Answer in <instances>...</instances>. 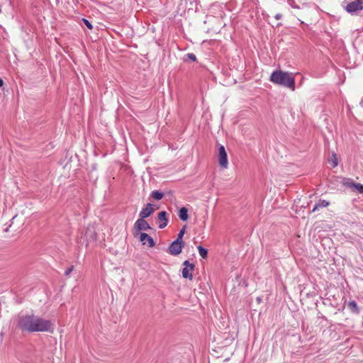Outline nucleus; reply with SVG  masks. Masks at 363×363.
Wrapping results in <instances>:
<instances>
[{
    "instance_id": "nucleus-1",
    "label": "nucleus",
    "mask_w": 363,
    "mask_h": 363,
    "mask_svg": "<svg viewBox=\"0 0 363 363\" xmlns=\"http://www.w3.org/2000/svg\"><path fill=\"white\" fill-rule=\"evenodd\" d=\"M18 326L22 331L28 333L52 332L53 323L34 315H21L18 318Z\"/></svg>"
},
{
    "instance_id": "nucleus-2",
    "label": "nucleus",
    "mask_w": 363,
    "mask_h": 363,
    "mask_svg": "<svg viewBox=\"0 0 363 363\" xmlns=\"http://www.w3.org/2000/svg\"><path fill=\"white\" fill-rule=\"evenodd\" d=\"M269 79L274 84L289 88L293 91L295 89V79L293 73L276 70L272 73Z\"/></svg>"
},
{
    "instance_id": "nucleus-3",
    "label": "nucleus",
    "mask_w": 363,
    "mask_h": 363,
    "mask_svg": "<svg viewBox=\"0 0 363 363\" xmlns=\"http://www.w3.org/2000/svg\"><path fill=\"white\" fill-rule=\"evenodd\" d=\"M96 239L97 233L94 225H89L83 233V235L79 238L78 242L88 246L90 243L95 242Z\"/></svg>"
},
{
    "instance_id": "nucleus-4",
    "label": "nucleus",
    "mask_w": 363,
    "mask_h": 363,
    "mask_svg": "<svg viewBox=\"0 0 363 363\" xmlns=\"http://www.w3.org/2000/svg\"><path fill=\"white\" fill-rule=\"evenodd\" d=\"M152 228L149 225V223L145 220V218H138L133 225V235L134 237H138V234L140 233L142 230H151Z\"/></svg>"
},
{
    "instance_id": "nucleus-5",
    "label": "nucleus",
    "mask_w": 363,
    "mask_h": 363,
    "mask_svg": "<svg viewBox=\"0 0 363 363\" xmlns=\"http://www.w3.org/2000/svg\"><path fill=\"white\" fill-rule=\"evenodd\" d=\"M363 9V0H355L349 3L345 6V10L351 13L355 14L357 11H360Z\"/></svg>"
},
{
    "instance_id": "nucleus-6",
    "label": "nucleus",
    "mask_w": 363,
    "mask_h": 363,
    "mask_svg": "<svg viewBox=\"0 0 363 363\" xmlns=\"http://www.w3.org/2000/svg\"><path fill=\"white\" fill-rule=\"evenodd\" d=\"M184 242L174 240L171 243L168 248V252L174 256H177L182 252V248L184 247Z\"/></svg>"
},
{
    "instance_id": "nucleus-7",
    "label": "nucleus",
    "mask_w": 363,
    "mask_h": 363,
    "mask_svg": "<svg viewBox=\"0 0 363 363\" xmlns=\"http://www.w3.org/2000/svg\"><path fill=\"white\" fill-rule=\"evenodd\" d=\"M184 267L182 269V277L189 280L193 279L192 272L194 269V264L189 262V260H185L183 263Z\"/></svg>"
},
{
    "instance_id": "nucleus-8",
    "label": "nucleus",
    "mask_w": 363,
    "mask_h": 363,
    "mask_svg": "<svg viewBox=\"0 0 363 363\" xmlns=\"http://www.w3.org/2000/svg\"><path fill=\"white\" fill-rule=\"evenodd\" d=\"M218 163L224 169H226L228 166L227 152L223 145H220L218 148Z\"/></svg>"
},
{
    "instance_id": "nucleus-9",
    "label": "nucleus",
    "mask_w": 363,
    "mask_h": 363,
    "mask_svg": "<svg viewBox=\"0 0 363 363\" xmlns=\"http://www.w3.org/2000/svg\"><path fill=\"white\" fill-rule=\"evenodd\" d=\"M343 184L350 188L353 191L363 194V185L359 183H354L350 179L344 180Z\"/></svg>"
},
{
    "instance_id": "nucleus-10",
    "label": "nucleus",
    "mask_w": 363,
    "mask_h": 363,
    "mask_svg": "<svg viewBox=\"0 0 363 363\" xmlns=\"http://www.w3.org/2000/svg\"><path fill=\"white\" fill-rule=\"evenodd\" d=\"M140 242L143 245L148 244L149 247H152L155 245V242L152 237L145 233H140L138 234Z\"/></svg>"
},
{
    "instance_id": "nucleus-11",
    "label": "nucleus",
    "mask_w": 363,
    "mask_h": 363,
    "mask_svg": "<svg viewBox=\"0 0 363 363\" xmlns=\"http://www.w3.org/2000/svg\"><path fill=\"white\" fill-rule=\"evenodd\" d=\"M154 212L153 204L147 203L145 207L143 208L141 211L139 213V216L140 218H146L150 216Z\"/></svg>"
},
{
    "instance_id": "nucleus-12",
    "label": "nucleus",
    "mask_w": 363,
    "mask_h": 363,
    "mask_svg": "<svg viewBox=\"0 0 363 363\" xmlns=\"http://www.w3.org/2000/svg\"><path fill=\"white\" fill-rule=\"evenodd\" d=\"M167 213L166 211H161L158 213V220L160 222L159 225L160 229H163L167 225L168 223V218H167Z\"/></svg>"
},
{
    "instance_id": "nucleus-13",
    "label": "nucleus",
    "mask_w": 363,
    "mask_h": 363,
    "mask_svg": "<svg viewBox=\"0 0 363 363\" xmlns=\"http://www.w3.org/2000/svg\"><path fill=\"white\" fill-rule=\"evenodd\" d=\"M330 203L329 201L326 200H319L314 206L313 208L312 209L311 212H315L316 211H318L320 208H325L329 206Z\"/></svg>"
},
{
    "instance_id": "nucleus-14",
    "label": "nucleus",
    "mask_w": 363,
    "mask_h": 363,
    "mask_svg": "<svg viewBox=\"0 0 363 363\" xmlns=\"http://www.w3.org/2000/svg\"><path fill=\"white\" fill-rule=\"evenodd\" d=\"M179 217L183 221H185L189 218L188 210L186 207L180 208L179 211Z\"/></svg>"
},
{
    "instance_id": "nucleus-15",
    "label": "nucleus",
    "mask_w": 363,
    "mask_h": 363,
    "mask_svg": "<svg viewBox=\"0 0 363 363\" xmlns=\"http://www.w3.org/2000/svg\"><path fill=\"white\" fill-rule=\"evenodd\" d=\"M348 307L352 312L359 313V308L357 303L354 301H350L348 303Z\"/></svg>"
},
{
    "instance_id": "nucleus-16",
    "label": "nucleus",
    "mask_w": 363,
    "mask_h": 363,
    "mask_svg": "<svg viewBox=\"0 0 363 363\" xmlns=\"http://www.w3.org/2000/svg\"><path fill=\"white\" fill-rule=\"evenodd\" d=\"M164 196V194L159 191H153L151 193V197L155 200L159 201L161 200Z\"/></svg>"
},
{
    "instance_id": "nucleus-17",
    "label": "nucleus",
    "mask_w": 363,
    "mask_h": 363,
    "mask_svg": "<svg viewBox=\"0 0 363 363\" xmlns=\"http://www.w3.org/2000/svg\"><path fill=\"white\" fill-rule=\"evenodd\" d=\"M198 250H199V253L200 255V256L203 258V259H205L207 257V255H208V250L206 249H205L204 247H203L202 246L199 245L198 247Z\"/></svg>"
},
{
    "instance_id": "nucleus-18",
    "label": "nucleus",
    "mask_w": 363,
    "mask_h": 363,
    "mask_svg": "<svg viewBox=\"0 0 363 363\" xmlns=\"http://www.w3.org/2000/svg\"><path fill=\"white\" fill-rule=\"evenodd\" d=\"M329 163L332 164L333 167H335L338 164V160L337 155L333 154L332 157L328 160Z\"/></svg>"
},
{
    "instance_id": "nucleus-19",
    "label": "nucleus",
    "mask_w": 363,
    "mask_h": 363,
    "mask_svg": "<svg viewBox=\"0 0 363 363\" xmlns=\"http://www.w3.org/2000/svg\"><path fill=\"white\" fill-rule=\"evenodd\" d=\"M185 230H186V226H184L179 231V233H178L177 235V238L176 240H178L179 242H184L182 240V238H183V236L185 233Z\"/></svg>"
},
{
    "instance_id": "nucleus-20",
    "label": "nucleus",
    "mask_w": 363,
    "mask_h": 363,
    "mask_svg": "<svg viewBox=\"0 0 363 363\" xmlns=\"http://www.w3.org/2000/svg\"><path fill=\"white\" fill-rule=\"evenodd\" d=\"M186 57L188 59H189L191 61L196 60V57L194 53H188V54H186Z\"/></svg>"
},
{
    "instance_id": "nucleus-21",
    "label": "nucleus",
    "mask_w": 363,
    "mask_h": 363,
    "mask_svg": "<svg viewBox=\"0 0 363 363\" xmlns=\"http://www.w3.org/2000/svg\"><path fill=\"white\" fill-rule=\"evenodd\" d=\"M82 21L89 29L91 30L93 28L91 23L88 20L83 18Z\"/></svg>"
},
{
    "instance_id": "nucleus-22",
    "label": "nucleus",
    "mask_w": 363,
    "mask_h": 363,
    "mask_svg": "<svg viewBox=\"0 0 363 363\" xmlns=\"http://www.w3.org/2000/svg\"><path fill=\"white\" fill-rule=\"evenodd\" d=\"M74 269V267L73 266H71L69 267V268H67L65 272V276H69L70 274V273L72 272Z\"/></svg>"
},
{
    "instance_id": "nucleus-23",
    "label": "nucleus",
    "mask_w": 363,
    "mask_h": 363,
    "mask_svg": "<svg viewBox=\"0 0 363 363\" xmlns=\"http://www.w3.org/2000/svg\"><path fill=\"white\" fill-rule=\"evenodd\" d=\"M274 17H275V18H276L277 20H279V19H281V18L282 15H281V13H277V14H276V15H275V16H274Z\"/></svg>"
},
{
    "instance_id": "nucleus-24",
    "label": "nucleus",
    "mask_w": 363,
    "mask_h": 363,
    "mask_svg": "<svg viewBox=\"0 0 363 363\" xmlns=\"http://www.w3.org/2000/svg\"><path fill=\"white\" fill-rule=\"evenodd\" d=\"M4 84V81L1 78H0V87H1Z\"/></svg>"
},
{
    "instance_id": "nucleus-25",
    "label": "nucleus",
    "mask_w": 363,
    "mask_h": 363,
    "mask_svg": "<svg viewBox=\"0 0 363 363\" xmlns=\"http://www.w3.org/2000/svg\"><path fill=\"white\" fill-rule=\"evenodd\" d=\"M360 105L362 107H363V99H362V101H360Z\"/></svg>"
}]
</instances>
